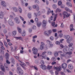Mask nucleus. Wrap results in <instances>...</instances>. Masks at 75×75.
Returning <instances> with one entry per match:
<instances>
[{"instance_id": "1", "label": "nucleus", "mask_w": 75, "mask_h": 75, "mask_svg": "<svg viewBox=\"0 0 75 75\" xmlns=\"http://www.w3.org/2000/svg\"><path fill=\"white\" fill-rule=\"evenodd\" d=\"M50 11L51 13H52V16H54V21H55V20H56V19H57V14H55L54 13H53V12H54L53 11H51V10L50 9V8H49L48 10V11L49 12Z\"/></svg>"}, {"instance_id": "2", "label": "nucleus", "mask_w": 75, "mask_h": 75, "mask_svg": "<svg viewBox=\"0 0 75 75\" xmlns=\"http://www.w3.org/2000/svg\"><path fill=\"white\" fill-rule=\"evenodd\" d=\"M62 67L63 69V71L64 72H67V69H66V68H67V64L66 63H63L62 64Z\"/></svg>"}, {"instance_id": "3", "label": "nucleus", "mask_w": 75, "mask_h": 75, "mask_svg": "<svg viewBox=\"0 0 75 75\" xmlns=\"http://www.w3.org/2000/svg\"><path fill=\"white\" fill-rule=\"evenodd\" d=\"M17 69V72L18 73H19V74H21V75H23L24 74V71L20 67H18Z\"/></svg>"}, {"instance_id": "4", "label": "nucleus", "mask_w": 75, "mask_h": 75, "mask_svg": "<svg viewBox=\"0 0 75 75\" xmlns=\"http://www.w3.org/2000/svg\"><path fill=\"white\" fill-rule=\"evenodd\" d=\"M8 24L11 25V26H13L14 25V22L11 19H9L8 21Z\"/></svg>"}, {"instance_id": "5", "label": "nucleus", "mask_w": 75, "mask_h": 75, "mask_svg": "<svg viewBox=\"0 0 75 75\" xmlns=\"http://www.w3.org/2000/svg\"><path fill=\"white\" fill-rule=\"evenodd\" d=\"M32 51L33 52V54L35 55H37V53L38 52V50L35 47H34L32 49Z\"/></svg>"}, {"instance_id": "6", "label": "nucleus", "mask_w": 75, "mask_h": 75, "mask_svg": "<svg viewBox=\"0 0 75 75\" xmlns=\"http://www.w3.org/2000/svg\"><path fill=\"white\" fill-rule=\"evenodd\" d=\"M40 68H42V69H43V70H45L47 68V67L45 65H41L40 66Z\"/></svg>"}, {"instance_id": "7", "label": "nucleus", "mask_w": 75, "mask_h": 75, "mask_svg": "<svg viewBox=\"0 0 75 75\" xmlns=\"http://www.w3.org/2000/svg\"><path fill=\"white\" fill-rule=\"evenodd\" d=\"M54 69H56L57 71H58V72H59V71H61V67H54Z\"/></svg>"}, {"instance_id": "8", "label": "nucleus", "mask_w": 75, "mask_h": 75, "mask_svg": "<svg viewBox=\"0 0 75 75\" xmlns=\"http://www.w3.org/2000/svg\"><path fill=\"white\" fill-rule=\"evenodd\" d=\"M42 27H44L46 26V24L47 23V21L45 20H44L42 22Z\"/></svg>"}, {"instance_id": "9", "label": "nucleus", "mask_w": 75, "mask_h": 75, "mask_svg": "<svg viewBox=\"0 0 75 75\" xmlns=\"http://www.w3.org/2000/svg\"><path fill=\"white\" fill-rule=\"evenodd\" d=\"M67 12L64 11L63 13V18H65V17L66 16H67Z\"/></svg>"}, {"instance_id": "10", "label": "nucleus", "mask_w": 75, "mask_h": 75, "mask_svg": "<svg viewBox=\"0 0 75 75\" xmlns=\"http://www.w3.org/2000/svg\"><path fill=\"white\" fill-rule=\"evenodd\" d=\"M1 4L2 6H3L4 7H6V3L5 2V1H2L1 2Z\"/></svg>"}, {"instance_id": "11", "label": "nucleus", "mask_w": 75, "mask_h": 75, "mask_svg": "<svg viewBox=\"0 0 75 75\" xmlns=\"http://www.w3.org/2000/svg\"><path fill=\"white\" fill-rule=\"evenodd\" d=\"M3 12H1L0 13V18L1 19L3 18L4 17V15H3Z\"/></svg>"}, {"instance_id": "12", "label": "nucleus", "mask_w": 75, "mask_h": 75, "mask_svg": "<svg viewBox=\"0 0 75 75\" xmlns=\"http://www.w3.org/2000/svg\"><path fill=\"white\" fill-rule=\"evenodd\" d=\"M16 38L17 40H22V41H23V38H22V37H16Z\"/></svg>"}, {"instance_id": "13", "label": "nucleus", "mask_w": 75, "mask_h": 75, "mask_svg": "<svg viewBox=\"0 0 75 75\" xmlns=\"http://www.w3.org/2000/svg\"><path fill=\"white\" fill-rule=\"evenodd\" d=\"M12 9L13 10H14L15 12H17L18 11V9L16 7H14L12 8Z\"/></svg>"}, {"instance_id": "14", "label": "nucleus", "mask_w": 75, "mask_h": 75, "mask_svg": "<svg viewBox=\"0 0 75 75\" xmlns=\"http://www.w3.org/2000/svg\"><path fill=\"white\" fill-rule=\"evenodd\" d=\"M16 21V23H17V24H19V23H20V21H19V19L17 18H16L14 19Z\"/></svg>"}, {"instance_id": "15", "label": "nucleus", "mask_w": 75, "mask_h": 75, "mask_svg": "<svg viewBox=\"0 0 75 75\" xmlns=\"http://www.w3.org/2000/svg\"><path fill=\"white\" fill-rule=\"evenodd\" d=\"M55 17V16H52L51 17L49 20V23H51V21L52 20H53V18H52V17Z\"/></svg>"}, {"instance_id": "16", "label": "nucleus", "mask_w": 75, "mask_h": 75, "mask_svg": "<svg viewBox=\"0 0 75 75\" xmlns=\"http://www.w3.org/2000/svg\"><path fill=\"white\" fill-rule=\"evenodd\" d=\"M66 4L67 6H69L70 7H72V4L69 2H67L66 3Z\"/></svg>"}, {"instance_id": "17", "label": "nucleus", "mask_w": 75, "mask_h": 75, "mask_svg": "<svg viewBox=\"0 0 75 75\" xmlns=\"http://www.w3.org/2000/svg\"><path fill=\"white\" fill-rule=\"evenodd\" d=\"M6 58L7 59H8L9 57V54L8 53H6L5 54Z\"/></svg>"}, {"instance_id": "18", "label": "nucleus", "mask_w": 75, "mask_h": 75, "mask_svg": "<svg viewBox=\"0 0 75 75\" xmlns=\"http://www.w3.org/2000/svg\"><path fill=\"white\" fill-rule=\"evenodd\" d=\"M65 10H66V11H69V12H70V13H72V11H71L67 7H66L65 8Z\"/></svg>"}, {"instance_id": "19", "label": "nucleus", "mask_w": 75, "mask_h": 75, "mask_svg": "<svg viewBox=\"0 0 75 75\" xmlns=\"http://www.w3.org/2000/svg\"><path fill=\"white\" fill-rule=\"evenodd\" d=\"M26 34V32L25 30H23V33H22V36L23 37L25 36V35Z\"/></svg>"}, {"instance_id": "20", "label": "nucleus", "mask_w": 75, "mask_h": 75, "mask_svg": "<svg viewBox=\"0 0 75 75\" xmlns=\"http://www.w3.org/2000/svg\"><path fill=\"white\" fill-rule=\"evenodd\" d=\"M65 38L67 40H69V39H71V38L70 37V36L69 35H67L65 36Z\"/></svg>"}, {"instance_id": "21", "label": "nucleus", "mask_w": 75, "mask_h": 75, "mask_svg": "<svg viewBox=\"0 0 75 75\" xmlns=\"http://www.w3.org/2000/svg\"><path fill=\"white\" fill-rule=\"evenodd\" d=\"M18 10L19 11V13H21L22 12V9L21 8V7L19 6L18 7Z\"/></svg>"}, {"instance_id": "22", "label": "nucleus", "mask_w": 75, "mask_h": 75, "mask_svg": "<svg viewBox=\"0 0 75 75\" xmlns=\"http://www.w3.org/2000/svg\"><path fill=\"white\" fill-rule=\"evenodd\" d=\"M67 39V42L68 44H70L71 43V40H72V39Z\"/></svg>"}, {"instance_id": "23", "label": "nucleus", "mask_w": 75, "mask_h": 75, "mask_svg": "<svg viewBox=\"0 0 75 75\" xmlns=\"http://www.w3.org/2000/svg\"><path fill=\"white\" fill-rule=\"evenodd\" d=\"M68 68L70 69H72L73 68V66L72 65H69L68 66Z\"/></svg>"}, {"instance_id": "24", "label": "nucleus", "mask_w": 75, "mask_h": 75, "mask_svg": "<svg viewBox=\"0 0 75 75\" xmlns=\"http://www.w3.org/2000/svg\"><path fill=\"white\" fill-rule=\"evenodd\" d=\"M41 57L43 59H46V58H47V55H40Z\"/></svg>"}, {"instance_id": "25", "label": "nucleus", "mask_w": 75, "mask_h": 75, "mask_svg": "<svg viewBox=\"0 0 75 75\" xmlns=\"http://www.w3.org/2000/svg\"><path fill=\"white\" fill-rule=\"evenodd\" d=\"M41 25V22H40L37 23V26H38V27H40Z\"/></svg>"}, {"instance_id": "26", "label": "nucleus", "mask_w": 75, "mask_h": 75, "mask_svg": "<svg viewBox=\"0 0 75 75\" xmlns=\"http://www.w3.org/2000/svg\"><path fill=\"white\" fill-rule=\"evenodd\" d=\"M17 28L18 31L19 33H21V28H20L19 27H18Z\"/></svg>"}, {"instance_id": "27", "label": "nucleus", "mask_w": 75, "mask_h": 75, "mask_svg": "<svg viewBox=\"0 0 75 75\" xmlns=\"http://www.w3.org/2000/svg\"><path fill=\"white\" fill-rule=\"evenodd\" d=\"M44 46L42 45H40V49L41 50H42L44 49Z\"/></svg>"}, {"instance_id": "28", "label": "nucleus", "mask_w": 75, "mask_h": 75, "mask_svg": "<svg viewBox=\"0 0 75 75\" xmlns=\"http://www.w3.org/2000/svg\"><path fill=\"white\" fill-rule=\"evenodd\" d=\"M10 48H11V51L12 52H13V51H14V48H13V47L12 46H10Z\"/></svg>"}, {"instance_id": "29", "label": "nucleus", "mask_w": 75, "mask_h": 75, "mask_svg": "<svg viewBox=\"0 0 75 75\" xmlns=\"http://www.w3.org/2000/svg\"><path fill=\"white\" fill-rule=\"evenodd\" d=\"M28 17L29 18H31V14L30 13H29L28 14Z\"/></svg>"}, {"instance_id": "30", "label": "nucleus", "mask_w": 75, "mask_h": 75, "mask_svg": "<svg viewBox=\"0 0 75 75\" xmlns=\"http://www.w3.org/2000/svg\"><path fill=\"white\" fill-rule=\"evenodd\" d=\"M1 70H2V71H4V72L5 69H4V66H1Z\"/></svg>"}, {"instance_id": "31", "label": "nucleus", "mask_w": 75, "mask_h": 75, "mask_svg": "<svg viewBox=\"0 0 75 75\" xmlns=\"http://www.w3.org/2000/svg\"><path fill=\"white\" fill-rule=\"evenodd\" d=\"M0 60L1 61H3V57L2 55L0 56Z\"/></svg>"}, {"instance_id": "32", "label": "nucleus", "mask_w": 75, "mask_h": 75, "mask_svg": "<svg viewBox=\"0 0 75 75\" xmlns=\"http://www.w3.org/2000/svg\"><path fill=\"white\" fill-rule=\"evenodd\" d=\"M38 5H35L33 6V8H36L37 7H38Z\"/></svg>"}, {"instance_id": "33", "label": "nucleus", "mask_w": 75, "mask_h": 75, "mask_svg": "<svg viewBox=\"0 0 75 75\" xmlns=\"http://www.w3.org/2000/svg\"><path fill=\"white\" fill-rule=\"evenodd\" d=\"M52 66L48 65L47 67V69H51L52 68Z\"/></svg>"}, {"instance_id": "34", "label": "nucleus", "mask_w": 75, "mask_h": 75, "mask_svg": "<svg viewBox=\"0 0 75 75\" xmlns=\"http://www.w3.org/2000/svg\"><path fill=\"white\" fill-rule=\"evenodd\" d=\"M66 54H68V55H70L72 54V52H67L66 53Z\"/></svg>"}, {"instance_id": "35", "label": "nucleus", "mask_w": 75, "mask_h": 75, "mask_svg": "<svg viewBox=\"0 0 75 75\" xmlns=\"http://www.w3.org/2000/svg\"><path fill=\"white\" fill-rule=\"evenodd\" d=\"M4 67L7 69H8V67H7V64H4Z\"/></svg>"}, {"instance_id": "36", "label": "nucleus", "mask_w": 75, "mask_h": 75, "mask_svg": "<svg viewBox=\"0 0 75 75\" xmlns=\"http://www.w3.org/2000/svg\"><path fill=\"white\" fill-rule=\"evenodd\" d=\"M59 36L60 38H62L63 37V34L62 33H60L59 35Z\"/></svg>"}, {"instance_id": "37", "label": "nucleus", "mask_w": 75, "mask_h": 75, "mask_svg": "<svg viewBox=\"0 0 75 75\" xmlns=\"http://www.w3.org/2000/svg\"><path fill=\"white\" fill-rule=\"evenodd\" d=\"M11 62H12V63H13L14 64H15V62H14V59L13 58L11 59Z\"/></svg>"}, {"instance_id": "38", "label": "nucleus", "mask_w": 75, "mask_h": 75, "mask_svg": "<svg viewBox=\"0 0 75 75\" xmlns=\"http://www.w3.org/2000/svg\"><path fill=\"white\" fill-rule=\"evenodd\" d=\"M44 34L46 36H49V34H48V33H47V32H44Z\"/></svg>"}, {"instance_id": "39", "label": "nucleus", "mask_w": 75, "mask_h": 75, "mask_svg": "<svg viewBox=\"0 0 75 75\" xmlns=\"http://www.w3.org/2000/svg\"><path fill=\"white\" fill-rule=\"evenodd\" d=\"M16 31H13L12 32V34L13 35H15L16 34Z\"/></svg>"}, {"instance_id": "40", "label": "nucleus", "mask_w": 75, "mask_h": 75, "mask_svg": "<svg viewBox=\"0 0 75 75\" xmlns=\"http://www.w3.org/2000/svg\"><path fill=\"white\" fill-rule=\"evenodd\" d=\"M20 17L21 20L23 21H24V19L23 17H21V16H20Z\"/></svg>"}, {"instance_id": "41", "label": "nucleus", "mask_w": 75, "mask_h": 75, "mask_svg": "<svg viewBox=\"0 0 75 75\" xmlns=\"http://www.w3.org/2000/svg\"><path fill=\"white\" fill-rule=\"evenodd\" d=\"M53 46V44L51 43H49V47H52Z\"/></svg>"}, {"instance_id": "42", "label": "nucleus", "mask_w": 75, "mask_h": 75, "mask_svg": "<svg viewBox=\"0 0 75 75\" xmlns=\"http://www.w3.org/2000/svg\"><path fill=\"white\" fill-rule=\"evenodd\" d=\"M52 7H53V8H56V7H57V5L54 4H53L52 6Z\"/></svg>"}, {"instance_id": "43", "label": "nucleus", "mask_w": 75, "mask_h": 75, "mask_svg": "<svg viewBox=\"0 0 75 75\" xmlns=\"http://www.w3.org/2000/svg\"><path fill=\"white\" fill-rule=\"evenodd\" d=\"M0 54H4V51L1 50H0Z\"/></svg>"}, {"instance_id": "44", "label": "nucleus", "mask_w": 75, "mask_h": 75, "mask_svg": "<svg viewBox=\"0 0 75 75\" xmlns=\"http://www.w3.org/2000/svg\"><path fill=\"white\" fill-rule=\"evenodd\" d=\"M62 4V2L61 1H59L58 3V6H61Z\"/></svg>"}, {"instance_id": "45", "label": "nucleus", "mask_w": 75, "mask_h": 75, "mask_svg": "<svg viewBox=\"0 0 75 75\" xmlns=\"http://www.w3.org/2000/svg\"><path fill=\"white\" fill-rule=\"evenodd\" d=\"M46 53V52H44L42 53V55H44Z\"/></svg>"}, {"instance_id": "46", "label": "nucleus", "mask_w": 75, "mask_h": 75, "mask_svg": "<svg viewBox=\"0 0 75 75\" xmlns=\"http://www.w3.org/2000/svg\"><path fill=\"white\" fill-rule=\"evenodd\" d=\"M64 27V24L63 23H62L61 24V25L60 26V27H61V28H63Z\"/></svg>"}, {"instance_id": "47", "label": "nucleus", "mask_w": 75, "mask_h": 75, "mask_svg": "<svg viewBox=\"0 0 75 75\" xmlns=\"http://www.w3.org/2000/svg\"><path fill=\"white\" fill-rule=\"evenodd\" d=\"M73 45V43H71L69 45H68V47H72Z\"/></svg>"}, {"instance_id": "48", "label": "nucleus", "mask_w": 75, "mask_h": 75, "mask_svg": "<svg viewBox=\"0 0 75 75\" xmlns=\"http://www.w3.org/2000/svg\"><path fill=\"white\" fill-rule=\"evenodd\" d=\"M61 11V9H59V8H57L56 9L57 12H58V11H59V12H60V11Z\"/></svg>"}, {"instance_id": "49", "label": "nucleus", "mask_w": 75, "mask_h": 75, "mask_svg": "<svg viewBox=\"0 0 75 75\" xmlns=\"http://www.w3.org/2000/svg\"><path fill=\"white\" fill-rule=\"evenodd\" d=\"M4 34H6L7 33V30L6 29H4Z\"/></svg>"}, {"instance_id": "50", "label": "nucleus", "mask_w": 75, "mask_h": 75, "mask_svg": "<svg viewBox=\"0 0 75 75\" xmlns=\"http://www.w3.org/2000/svg\"><path fill=\"white\" fill-rule=\"evenodd\" d=\"M69 16H70V14L69 13H67L66 16V17H69Z\"/></svg>"}, {"instance_id": "51", "label": "nucleus", "mask_w": 75, "mask_h": 75, "mask_svg": "<svg viewBox=\"0 0 75 75\" xmlns=\"http://www.w3.org/2000/svg\"><path fill=\"white\" fill-rule=\"evenodd\" d=\"M4 44L6 46V48H8V46H7V43L4 42Z\"/></svg>"}, {"instance_id": "52", "label": "nucleus", "mask_w": 75, "mask_h": 75, "mask_svg": "<svg viewBox=\"0 0 75 75\" xmlns=\"http://www.w3.org/2000/svg\"><path fill=\"white\" fill-rule=\"evenodd\" d=\"M56 63H57L55 62H53L52 63V65H55V64H56Z\"/></svg>"}, {"instance_id": "53", "label": "nucleus", "mask_w": 75, "mask_h": 75, "mask_svg": "<svg viewBox=\"0 0 75 75\" xmlns=\"http://www.w3.org/2000/svg\"><path fill=\"white\" fill-rule=\"evenodd\" d=\"M0 45L2 47L3 46V42L1 41H0Z\"/></svg>"}, {"instance_id": "54", "label": "nucleus", "mask_w": 75, "mask_h": 75, "mask_svg": "<svg viewBox=\"0 0 75 75\" xmlns=\"http://www.w3.org/2000/svg\"><path fill=\"white\" fill-rule=\"evenodd\" d=\"M6 62L7 64H10V62H9L8 60H6Z\"/></svg>"}, {"instance_id": "55", "label": "nucleus", "mask_w": 75, "mask_h": 75, "mask_svg": "<svg viewBox=\"0 0 75 75\" xmlns=\"http://www.w3.org/2000/svg\"><path fill=\"white\" fill-rule=\"evenodd\" d=\"M48 32L49 33V34H51V33H52V30H49L48 31Z\"/></svg>"}, {"instance_id": "56", "label": "nucleus", "mask_w": 75, "mask_h": 75, "mask_svg": "<svg viewBox=\"0 0 75 75\" xmlns=\"http://www.w3.org/2000/svg\"><path fill=\"white\" fill-rule=\"evenodd\" d=\"M50 39L51 41H53L54 40V38L52 37H51L50 38Z\"/></svg>"}, {"instance_id": "57", "label": "nucleus", "mask_w": 75, "mask_h": 75, "mask_svg": "<svg viewBox=\"0 0 75 75\" xmlns=\"http://www.w3.org/2000/svg\"><path fill=\"white\" fill-rule=\"evenodd\" d=\"M58 52H56L54 54V56L55 57H57V56H58Z\"/></svg>"}, {"instance_id": "58", "label": "nucleus", "mask_w": 75, "mask_h": 75, "mask_svg": "<svg viewBox=\"0 0 75 75\" xmlns=\"http://www.w3.org/2000/svg\"><path fill=\"white\" fill-rule=\"evenodd\" d=\"M51 52L50 51H48L47 52V54H48L49 55H51Z\"/></svg>"}, {"instance_id": "59", "label": "nucleus", "mask_w": 75, "mask_h": 75, "mask_svg": "<svg viewBox=\"0 0 75 75\" xmlns=\"http://www.w3.org/2000/svg\"><path fill=\"white\" fill-rule=\"evenodd\" d=\"M40 62L42 64H44V61L43 60H41Z\"/></svg>"}, {"instance_id": "60", "label": "nucleus", "mask_w": 75, "mask_h": 75, "mask_svg": "<svg viewBox=\"0 0 75 75\" xmlns=\"http://www.w3.org/2000/svg\"><path fill=\"white\" fill-rule=\"evenodd\" d=\"M56 43L57 45H59L60 44V42H56Z\"/></svg>"}, {"instance_id": "61", "label": "nucleus", "mask_w": 75, "mask_h": 75, "mask_svg": "<svg viewBox=\"0 0 75 75\" xmlns=\"http://www.w3.org/2000/svg\"><path fill=\"white\" fill-rule=\"evenodd\" d=\"M28 8L29 10H31V9H32L31 7L30 6H28Z\"/></svg>"}, {"instance_id": "62", "label": "nucleus", "mask_w": 75, "mask_h": 75, "mask_svg": "<svg viewBox=\"0 0 75 75\" xmlns=\"http://www.w3.org/2000/svg\"><path fill=\"white\" fill-rule=\"evenodd\" d=\"M35 21L36 22H37L38 21V18H35Z\"/></svg>"}, {"instance_id": "63", "label": "nucleus", "mask_w": 75, "mask_h": 75, "mask_svg": "<svg viewBox=\"0 0 75 75\" xmlns=\"http://www.w3.org/2000/svg\"><path fill=\"white\" fill-rule=\"evenodd\" d=\"M32 28L33 29V30H35V29H36V26H33V27H32Z\"/></svg>"}, {"instance_id": "64", "label": "nucleus", "mask_w": 75, "mask_h": 75, "mask_svg": "<svg viewBox=\"0 0 75 75\" xmlns=\"http://www.w3.org/2000/svg\"><path fill=\"white\" fill-rule=\"evenodd\" d=\"M52 31H53V32L55 33V32H56V31H57V29H52Z\"/></svg>"}]
</instances>
